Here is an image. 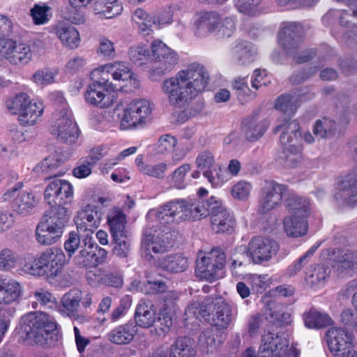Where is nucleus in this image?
Segmentation results:
<instances>
[{"label":"nucleus","mask_w":357,"mask_h":357,"mask_svg":"<svg viewBox=\"0 0 357 357\" xmlns=\"http://www.w3.org/2000/svg\"><path fill=\"white\" fill-rule=\"evenodd\" d=\"M62 162L57 154H51L45 158L40 163V168L43 172L50 174L49 179L61 175L60 173H54V171L61 165Z\"/></svg>","instance_id":"obj_55"},{"label":"nucleus","mask_w":357,"mask_h":357,"mask_svg":"<svg viewBox=\"0 0 357 357\" xmlns=\"http://www.w3.org/2000/svg\"><path fill=\"white\" fill-rule=\"evenodd\" d=\"M45 202L50 206H63L72 202L73 188L70 182L60 178L50 180L44 192Z\"/></svg>","instance_id":"obj_13"},{"label":"nucleus","mask_w":357,"mask_h":357,"mask_svg":"<svg viewBox=\"0 0 357 357\" xmlns=\"http://www.w3.org/2000/svg\"><path fill=\"white\" fill-rule=\"evenodd\" d=\"M101 222V213L98 211L97 206L93 205H86L81 211L78 213L76 220L77 231L82 236H89L100 226Z\"/></svg>","instance_id":"obj_18"},{"label":"nucleus","mask_w":357,"mask_h":357,"mask_svg":"<svg viewBox=\"0 0 357 357\" xmlns=\"http://www.w3.org/2000/svg\"><path fill=\"white\" fill-rule=\"evenodd\" d=\"M215 33L219 38H229L236 29V20L234 17H220V23L217 27Z\"/></svg>","instance_id":"obj_57"},{"label":"nucleus","mask_w":357,"mask_h":357,"mask_svg":"<svg viewBox=\"0 0 357 357\" xmlns=\"http://www.w3.org/2000/svg\"><path fill=\"white\" fill-rule=\"evenodd\" d=\"M160 266L171 273L183 272L188 267V259L181 255H169L160 261Z\"/></svg>","instance_id":"obj_48"},{"label":"nucleus","mask_w":357,"mask_h":357,"mask_svg":"<svg viewBox=\"0 0 357 357\" xmlns=\"http://www.w3.org/2000/svg\"><path fill=\"white\" fill-rule=\"evenodd\" d=\"M12 29L11 20L0 15V60L6 59L14 66H26L33 59V51L27 43L7 38L11 34Z\"/></svg>","instance_id":"obj_3"},{"label":"nucleus","mask_w":357,"mask_h":357,"mask_svg":"<svg viewBox=\"0 0 357 357\" xmlns=\"http://www.w3.org/2000/svg\"><path fill=\"white\" fill-rule=\"evenodd\" d=\"M236 309L221 297L206 296L202 301L191 303L185 310L186 320L204 319L220 329H225L236 316Z\"/></svg>","instance_id":"obj_2"},{"label":"nucleus","mask_w":357,"mask_h":357,"mask_svg":"<svg viewBox=\"0 0 357 357\" xmlns=\"http://www.w3.org/2000/svg\"><path fill=\"white\" fill-rule=\"evenodd\" d=\"M107 223L112 238L128 235L126 215L119 208H114L107 214Z\"/></svg>","instance_id":"obj_33"},{"label":"nucleus","mask_w":357,"mask_h":357,"mask_svg":"<svg viewBox=\"0 0 357 357\" xmlns=\"http://www.w3.org/2000/svg\"><path fill=\"white\" fill-rule=\"evenodd\" d=\"M91 304V294L87 293L83 296L82 291L73 289L61 297L57 310L63 317H68L79 324H84L89 320L86 314L89 312Z\"/></svg>","instance_id":"obj_7"},{"label":"nucleus","mask_w":357,"mask_h":357,"mask_svg":"<svg viewBox=\"0 0 357 357\" xmlns=\"http://www.w3.org/2000/svg\"><path fill=\"white\" fill-rule=\"evenodd\" d=\"M326 335L330 351L334 356H340L344 351L352 347V335L344 329L332 328Z\"/></svg>","instance_id":"obj_23"},{"label":"nucleus","mask_w":357,"mask_h":357,"mask_svg":"<svg viewBox=\"0 0 357 357\" xmlns=\"http://www.w3.org/2000/svg\"><path fill=\"white\" fill-rule=\"evenodd\" d=\"M297 98L289 94H282L275 101V109L287 116L294 114L297 109Z\"/></svg>","instance_id":"obj_51"},{"label":"nucleus","mask_w":357,"mask_h":357,"mask_svg":"<svg viewBox=\"0 0 357 357\" xmlns=\"http://www.w3.org/2000/svg\"><path fill=\"white\" fill-rule=\"evenodd\" d=\"M22 182H18L8 189L3 195L4 201H13V207L20 214L28 215L35 206V197L31 192H20L22 188Z\"/></svg>","instance_id":"obj_17"},{"label":"nucleus","mask_w":357,"mask_h":357,"mask_svg":"<svg viewBox=\"0 0 357 357\" xmlns=\"http://www.w3.org/2000/svg\"><path fill=\"white\" fill-rule=\"evenodd\" d=\"M337 188L340 192L335 195L337 200L342 198L351 206L357 205V169L342 178L338 181Z\"/></svg>","instance_id":"obj_24"},{"label":"nucleus","mask_w":357,"mask_h":357,"mask_svg":"<svg viewBox=\"0 0 357 357\" xmlns=\"http://www.w3.org/2000/svg\"><path fill=\"white\" fill-rule=\"evenodd\" d=\"M26 337L37 344L51 347L56 341V322L54 318L43 312H29L22 318Z\"/></svg>","instance_id":"obj_4"},{"label":"nucleus","mask_w":357,"mask_h":357,"mask_svg":"<svg viewBox=\"0 0 357 357\" xmlns=\"http://www.w3.org/2000/svg\"><path fill=\"white\" fill-rule=\"evenodd\" d=\"M68 259L59 248L51 247L38 254L33 261L26 262L24 270L30 275L54 280L60 275Z\"/></svg>","instance_id":"obj_5"},{"label":"nucleus","mask_w":357,"mask_h":357,"mask_svg":"<svg viewBox=\"0 0 357 357\" xmlns=\"http://www.w3.org/2000/svg\"><path fill=\"white\" fill-rule=\"evenodd\" d=\"M30 97L25 93H19L6 102V106L10 112L20 115L31 102Z\"/></svg>","instance_id":"obj_49"},{"label":"nucleus","mask_w":357,"mask_h":357,"mask_svg":"<svg viewBox=\"0 0 357 357\" xmlns=\"http://www.w3.org/2000/svg\"><path fill=\"white\" fill-rule=\"evenodd\" d=\"M50 210L43 216V218L52 220L57 224L66 225L68 222L70 215L64 206H50Z\"/></svg>","instance_id":"obj_52"},{"label":"nucleus","mask_w":357,"mask_h":357,"mask_svg":"<svg viewBox=\"0 0 357 357\" xmlns=\"http://www.w3.org/2000/svg\"><path fill=\"white\" fill-rule=\"evenodd\" d=\"M50 9V7L45 3L35 4L30 10V14L33 23L36 25H42L47 23L51 17L48 14Z\"/></svg>","instance_id":"obj_53"},{"label":"nucleus","mask_w":357,"mask_h":357,"mask_svg":"<svg viewBox=\"0 0 357 357\" xmlns=\"http://www.w3.org/2000/svg\"><path fill=\"white\" fill-rule=\"evenodd\" d=\"M284 229L289 237L298 238L305 236L308 230L306 218L287 216L283 221Z\"/></svg>","instance_id":"obj_38"},{"label":"nucleus","mask_w":357,"mask_h":357,"mask_svg":"<svg viewBox=\"0 0 357 357\" xmlns=\"http://www.w3.org/2000/svg\"><path fill=\"white\" fill-rule=\"evenodd\" d=\"M288 188L283 184L274 181H266L261 192L259 210L262 213H266L278 206L282 200H285Z\"/></svg>","instance_id":"obj_14"},{"label":"nucleus","mask_w":357,"mask_h":357,"mask_svg":"<svg viewBox=\"0 0 357 357\" xmlns=\"http://www.w3.org/2000/svg\"><path fill=\"white\" fill-rule=\"evenodd\" d=\"M52 33L60 39L64 46L70 49L77 48L79 45V33L74 26L70 24L59 22L53 27Z\"/></svg>","instance_id":"obj_30"},{"label":"nucleus","mask_w":357,"mask_h":357,"mask_svg":"<svg viewBox=\"0 0 357 357\" xmlns=\"http://www.w3.org/2000/svg\"><path fill=\"white\" fill-rule=\"evenodd\" d=\"M50 132L58 140L66 144H72L77 141L79 130L71 112L66 107L54 114Z\"/></svg>","instance_id":"obj_11"},{"label":"nucleus","mask_w":357,"mask_h":357,"mask_svg":"<svg viewBox=\"0 0 357 357\" xmlns=\"http://www.w3.org/2000/svg\"><path fill=\"white\" fill-rule=\"evenodd\" d=\"M44 106L41 102H30L29 105L19 115L18 119L23 126L33 125L42 115Z\"/></svg>","instance_id":"obj_47"},{"label":"nucleus","mask_w":357,"mask_h":357,"mask_svg":"<svg viewBox=\"0 0 357 357\" xmlns=\"http://www.w3.org/2000/svg\"><path fill=\"white\" fill-rule=\"evenodd\" d=\"M212 228L216 233H231L236 226L234 214L222 205L213 211L211 218Z\"/></svg>","instance_id":"obj_27"},{"label":"nucleus","mask_w":357,"mask_h":357,"mask_svg":"<svg viewBox=\"0 0 357 357\" xmlns=\"http://www.w3.org/2000/svg\"><path fill=\"white\" fill-rule=\"evenodd\" d=\"M100 70H93L90 74L92 81L84 93V100L90 105L99 108H108L113 105L114 95L111 91L114 90L112 82L102 79Z\"/></svg>","instance_id":"obj_8"},{"label":"nucleus","mask_w":357,"mask_h":357,"mask_svg":"<svg viewBox=\"0 0 357 357\" xmlns=\"http://www.w3.org/2000/svg\"><path fill=\"white\" fill-rule=\"evenodd\" d=\"M195 354L196 351L191 339L181 337L176 340L166 352L158 349L149 357H195Z\"/></svg>","instance_id":"obj_26"},{"label":"nucleus","mask_w":357,"mask_h":357,"mask_svg":"<svg viewBox=\"0 0 357 357\" xmlns=\"http://www.w3.org/2000/svg\"><path fill=\"white\" fill-rule=\"evenodd\" d=\"M261 1L262 0H234V6L239 13L255 17L261 13Z\"/></svg>","instance_id":"obj_50"},{"label":"nucleus","mask_w":357,"mask_h":357,"mask_svg":"<svg viewBox=\"0 0 357 357\" xmlns=\"http://www.w3.org/2000/svg\"><path fill=\"white\" fill-rule=\"evenodd\" d=\"M153 110V105L146 99L134 100L124 109L120 115V127L128 130L142 126L149 120Z\"/></svg>","instance_id":"obj_12"},{"label":"nucleus","mask_w":357,"mask_h":357,"mask_svg":"<svg viewBox=\"0 0 357 357\" xmlns=\"http://www.w3.org/2000/svg\"><path fill=\"white\" fill-rule=\"evenodd\" d=\"M130 61L138 66H142L151 56L149 50L146 47H132L128 52Z\"/></svg>","instance_id":"obj_60"},{"label":"nucleus","mask_w":357,"mask_h":357,"mask_svg":"<svg viewBox=\"0 0 357 357\" xmlns=\"http://www.w3.org/2000/svg\"><path fill=\"white\" fill-rule=\"evenodd\" d=\"M328 255L331 252L335 254V250H327ZM337 257L335 259V266L338 271L344 272L345 271L357 270V251L341 250L337 251Z\"/></svg>","instance_id":"obj_41"},{"label":"nucleus","mask_w":357,"mask_h":357,"mask_svg":"<svg viewBox=\"0 0 357 357\" xmlns=\"http://www.w3.org/2000/svg\"><path fill=\"white\" fill-rule=\"evenodd\" d=\"M268 123L266 121H259L255 117L246 119L243 122V131L246 138L250 141H255L266 132Z\"/></svg>","instance_id":"obj_45"},{"label":"nucleus","mask_w":357,"mask_h":357,"mask_svg":"<svg viewBox=\"0 0 357 357\" xmlns=\"http://www.w3.org/2000/svg\"><path fill=\"white\" fill-rule=\"evenodd\" d=\"M169 243L159 236L146 234L142 242V252L147 259L153 257L152 253L159 254L167 251Z\"/></svg>","instance_id":"obj_35"},{"label":"nucleus","mask_w":357,"mask_h":357,"mask_svg":"<svg viewBox=\"0 0 357 357\" xmlns=\"http://www.w3.org/2000/svg\"><path fill=\"white\" fill-rule=\"evenodd\" d=\"M331 268L324 264L310 266L305 275V280L312 287H322L331 274Z\"/></svg>","instance_id":"obj_39"},{"label":"nucleus","mask_w":357,"mask_h":357,"mask_svg":"<svg viewBox=\"0 0 357 357\" xmlns=\"http://www.w3.org/2000/svg\"><path fill=\"white\" fill-rule=\"evenodd\" d=\"M135 319L136 324L140 327L149 328L153 326L155 321V313L153 306L145 302H139L135 310Z\"/></svg>","instance_id":"obj_43"},{"label":"nucleus","mask_w":357,"mask_h":357,"mask_svg":"<svg viewBox=\"0 0 357 357\" xmlns=\"http://www.w3.org/2000/svg\"><path fill=\"white\" fill-rule=\"evenodd\" d=\"M190 169V165L185 163L176 169L172 174V183L177 189H183L185 188V175Z\"/></svg>","instance_id":"obj_61"},{"label":"nucleus","mask_w":357,"mask_h":357,"mask_svg":"<svg viewBox=\"0 0 357 357\" xmlns=\"http://www.w3.org/2000/svg\"><path fill=\"white\" fill-rule=\"evenodd\" d=\"M195 164L203 173L207 170L214 169V167L216 166L214 155L208 150H204L198 154L195 160Z\"/></svg>","instance_id":"obj_58"},{"label":"nucleus","mask_w":357,"mask_h":357,"mask_svg":"<svg viewBox=\"0 0 357 357\" xmlns=\"http://www.w3.org/2000/svg\"><path fill=\"white\" fill-rule=\"evenodd\" d=\"M278 250V243L268 238L256 236L249 243L250 256L256 264L268 261L276 254Z\"/></svg>","instance_id":"obj_19"},{"label":"nucleus","mask_w":357,"mask_h":357,"mask_svg":"<svg viewBox=\"0 0 357 357\" xmlns=\"http://www.w3.org/2000/svg\"><path fill=\"white\" fill-rule=\"evenodd\" d=\"M66 226L43 218L35 231L37 242L42 245H51L56 243L61 238Z\"/></svg>","instance_id":"obj_21"},{"label":"nucleus","mask_w":357,"mask_h":357,"mask_svg":"<svg viewBox=\"0 0 357 357\" xmlns=\"http://www.w3.org/2000/svg\"><path fill=\"white\" fill-rule=\"evenodd\" d=\"M132 22L143 36H149L152 33V26L156 24L155 18L142 8H137L133 12Z\"/></svg>","instance_id":"obj_40"},{"label":"nucleus","mask_w":357,"mask_h":357,"mask_svg":"<svg viewBox=\"0 0 357 357\" xmlns=\"http://www.w3.org/2000/svg\"><path fill=\"white\" fill-rule=\"evenodd\" d=\"M208 81L209 75L204 66L192 63L175 76L165 79L161 90L169 105L183 107L206 89Z\"/></svg>","instance_id":"obj_1"},{"label":"nucleus","mask_w":357,"mask_h":357,"mask_svg":"<svg viewBox=\"0 0 357 357\" xmlns=\"http://www.w3.org/2000/svg\"><path fill=\"white\" fill-rule=\"evenodd\" d=\"M186 199H174L160 206L157 209L156 218L162 225L179 223L187 220Z\"/></svg>","instance_id":"obj_16"},{"label":"nucleus","mask_w":357,"mask_h":357,"mask_svg":"<svg viewBox=\"0 0 357 357\" xmlns=\"http://www.w3.org/2000/svg\"><path fill=\"white\" fill-rule=\"evenodd\" d=\"M112 241L114 243L113 254L120 258L127 257L130 251V241L128 235L112 238Z\"/></svg>","instance_id":"obj_56"},{"label":"nucleus","mask_w":357,"mask_h":357,"mask_svg":"<svg viewBox=\"0 0 357 357\" xmlns=\"http://www.w3.org/2000/svg\"><path fill=\"white\" fill-rule=\"evenodd\" d=\"M305 326L310 329H320L333 324L331 317L326 312L311 308L303 314Z\"/></svg>","instance_id":"obj_34"},{"label":"nucleus","mask_w":357,"mask_h":357,"mask_svg":"<svg viewBox=\"0 0 357 357\" xmlns=\"http://www.w3.org/2000/svg\"><path fill=\"white\" fill-rule=\"evenodd\" d=\"M226 255L220 248L199 255L196 262V276L202 280L212 282L221 278L220 271L225 266Z\"/></svg>","instance_id":"obj_9"},{"label":"nucleus","mask_w":357,"mask_h":357,"mask_svg":"<svg viewBox=\"0 0 357 357\" xmlns=\"http://www.w3.org/2000/svg\"><path fill=\"white\" fill-rule=\"evenodd\" d=\"M151 48L153 59L158 61V65L153 69L155 74L165 75L178 63V56L176 52L168 47L162 40H153Z\"/></svg>","instance_id":"obj_15"},{"label":"nucleus","mask_w":357,"mask_h":357,"mask_svg":"<svg viewBox=\"0 0 357 357\" xmlns=\"http://www.w3.org/2000/svg\"><path fill=\"white\" fill-rule=\"evenodd\" d=\"M298 351L289 345V340L283 333H265L261 336L259 348V357H297Z\"/></svg>","instance_id":"obj_10"},{"label":"nucleus","mask_w":357,"mask_h":357,"mask_svg":"<svg viewBox=\"0 0 357 357\" xmlns=\"http://www.w3.org/2000/svg\"><path fill=\"white\" fill-rule=\"evenodd\" d=\"M303 29L295 22L284 23L279 34V40L287 54L293 55L302 40Z\"/></svg>","instance_id":"obj_22"},{"label":"nucleus","mask_w":357,"mask_h":357,"mask_svg":"<svg viewBox=\"0 0 357 357\" xmlns=\"http://www.w3.org/2000/svg\"><path fill=\"white\" fill-rule=\"evenodd\" d=\"M352 17L351 12L349 10H342L339 16L340 25L345 28L344 32L338 36L333 32V34L345 45L351 47H357V24L352 23L349 18Z\"/></svg>","instance_id":"obj_28"},{"label":"nucleus","mask_w":357,"mask_h":357,"mask_svg":"<svg viewBox=\"0 0 357 357\" xmlns=\"http://www.w3.org/2000/svg\"><path fill=\"white\" fill-rule=\"evenodd\" d=\"M17 255L8 248L0 250V271H8L15 266Z\"/></svg>","instance_id":"obj_59"},{"label":"nucleus","mask_w":357,"mask_h":357,"mask_svg":"<svg viewBox=\"0 0 357 357\" xmlns=\"http://www.w3.org/2000/svg\"><path fill=\"white\" fill-rule=\"evenodd\" d=\"M123 9V5L119 0H97L93 5L95 14L106 19L120 15Z\"/></svg>","instance_id":"obj_37"},{"label":"nucleus","mask_w":357,"mask_h":357,"mask_svg":"<svg viewBox=\"0 0 357 357\" xmlns=\"http://www.w3.org/2000/svg\"><path fill=\"white\" fill-rule=\"evenodd\" d=\"M285 206L291 213L289 216L307 218L310 213V202L307 199L298 197L293 191L288 190L285 198Z\"/></svg>","instance_id":"obj_32"},{"label":"nucleus","mask_w":357,"mask_h":357,"mask_svg":"<svg viewBox=\"0 0 357 357\" xmlns=\"http://www.w3.org/2000/svg\"><path fill=\"white\" fill-rule=\"evenodd\" d=\"M237 92L238 98L241 100H249L256 97V93L251 91L245 78L236 80L233 84Z\"/></svg>","instance_id":"obj_62"},{"label":"nucleus","mask_w":357,"mask_h":357,"mask_svg":"<svg viewBox=\"0 0 357 357\" xmlns=\"http://www.w3.org/2000/svg\"><path fill=\"white\" fill-rule=\"evenodd\" d=\"M56 73L50 69L37 70L32 76V80L38 86H45L54 82Z\"/></svg>","instance_id":"obj_64"},{"label":"nucleus","mask_w":357,"mask_h":357,"mask_svg":"<svg viewBox=\"0 0 357 357\" xmlns=\"http://www.w3.org/2000/svg\"><path fill=\"white\" fill-rule=\"evenodd\" d=\"M234 59L240 65L250 63L255 59V50L248 41H240L232 48Z\"/></svg>","instance_id":"obj_42"},{"label":"nucleus","mask_w":357,"mask_h":357,"mask_svg":"<svg viewBox=\"0 0 357 357\" xmlns=\"http://www.w3.org/2000/svg\"><path fill=\"white\" fill-rule=\"evenodd\" d=\"M313 134L320 139H331L337 132V123L335 121L324 117L315 121L313 128Z\"/></svg>","instance_id":"obj_46"},{"label":"nucleus","mask_w":357,"mask_h":357,"mask_svg":"<svg viewBox=\"0 0 357 357\" xmlns=\"http://www.w3.org/2000/svg\"><path fill=\"white\" fill-rule=\"evenodd\" d=\"M280 131H282L280 142L282 146L280 158L285 167H296L303 161L300 125L296 120H284V123L278 125L274 130L275 133Z\"/></svg>","instance_id":"obj_6"},{"label":"nucleus","mask_w":357,"mask_h":357,"mask_svg":"<svg viewBox=\"0 0 357 357\" xmlns=\"http://www.w3.org/2000/svg\"><path fill=\"white\" fill-rule=\"evenodd\" d=\"M100 70V74L102 76V79L109 82L111 76L115 81L126 82L130 80L133 82V84H137V79L135 74L132 72L130 65L125 61H114L100 66L96 68Z\"/></svg>","instance_id":"obj_20"},{"label":"nucleus","mask_w":357,"mask_h":357,"mask_svg":"<svg viewBox=\"0 0 357 357\" xmlns=\"http://www.w3.org/2000/svg\"><path fill=\"white\" fill-rule=\"evenodd\" d=\"M82 243L80 246V251L78 255L75 257L76 264L82 267H94L95 266V251L93 248L95 245L93 237L89 236H84L82 240Z\"/></svg>","instance_id":"obj_36"},{"label":"nucleus","mask_w":357,"mask_h":357,"mask_svg":"<svg viewBox=\"0 0 357 357\" xmlns=\"http://www.w3.org/2000/svg\"><path fill=\"white\" fill-rule=\"evenodd\" d=\"M22 291V287L17 280L0 275V304L10 305L17 301Z\"/></svg>","instance_id":"obj_29"},{"label":"nucleus","mask_w":357,"mask_h":357,"mask_svg":"<svg viewBox=\"0 0 357 357\" xmlns=\"http://www.w3.org/2000/svg\"><path fill=\"white\" fill-rule=\"evenodd\" d=\"M221 200L215 196H211L206 201L199 200L196 202H192L187 200V211L189 214H187V219H201L211 215V218L213 215V211L220 206Z\"/></svg>","instance_id":"obj_25"},{"label":"nucleus","mask_w":357,"mask_h":357,"mask_svg":"<svg viewBox=\"0 0 357 357\" xmlns=\"http://www.w3.org/2000/svg\"><path fill=\"white\" fill-rule=\"evenodd\" d=\"M177 144V139L172 135L166 134L160 137L156 145V151L159 154H165L172 151Z\"/></svg>","instance_id":"obj_63"},{"label":"nucleus","mask_w":357,"mask_h":357,"mask_svg":"<svg viewBox=\"0 0 357 357\" xmlns=\"http://www.w3.org/2000/svg\"><path fill=\"white\" fill-rule=\"evenodd\" d=\"M220 23V15L215 11L200 13L195 21V33L199 36L215 31Z\"/></svg>","instance_id":"obj_31"},{"label":"nucleus","mask_w":357,"mask_h":357,"mask_svg":"<svg viewBox=\"0 0 357 357\" xmlns=\"http://www.w3.org/2000/svg\"><path fill=\"white\" fill-rule=\"evenodd\" d=\"M157 335H162L167 333L172 326V318L169 312L165 310L160 311L153 324Z\"/></svg>","instance_id":"obj_54"},{"label":"nucleus","mask_w":357,"mask_h":357,"mask_svg":"<svg viewBox=\"0 0 357 357\" xmlns=\"http://www.w3.org/2000/svg\"><path fill=\"white\" fill-rule=\"evenodd\" d=\"M135 333V326L127 324L119 326L111 331L108 334V339L114 344H126L133 339Z\"/></svg>","instance_id":"obj_44"}]
</instances>
